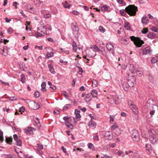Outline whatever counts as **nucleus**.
<instances>
[{
  "label": "nucleus",
  "instance_id": "nucleus-7",
  "mask_svg": "<svg viewBox=\"0 0 158 158\" xmlns=\"http://www.w3.org/2000/svg\"><path fill=\"white\" fill-rule=\"evenodd\" d=\"M128 104L130 106V107L132 110L135 114H137L138 113V108L135 105L133 102L131 101H130L128 102Z\"/></svg>",
  "mask_w": 158,
  "mask_h": 158
},
{
  "label": "nucleus",
  "instance_id": "nucleus-60",
  "mask_svg": "<svg viewBox=\"0 0 158 158\" xmlns=\"http://www.w3.org/2000/svg\"><path fill=\"white\" fill-rule=\"evenodd\" d=\"M35 123L38 128L40 127L41 125L40 124V122L39 121H35Z\"/></svg>",
  "mask_w": 158,
  "mask_h": 158
},
{
  "label": "nucleus",
  "instance_id": "nucleus-51",
  "mask_svg": "<svg viewBox=\"0 0 158 158\" xmlns=\"http://www.w3.org/2000/svg\"><path fill=\"white\" fill-rule=\"evenodd\" d=\"M66 126L67 127L69 128L70 129L72 130L73 129V126L72 124H65Z\"/></svg>",
  "mask_w": 158,
  "mask_h": 158
},
{
  "label": "nucleus",
  "instance_id": "nucleus-5",
  "mask_svg": "<svg viewBox=\"0 0 158 158\" xmlns=\"http://www.w3.org/2000/svg\"><path fill=\"white\" fill-rule=\"evenodd\" d=\"M131 136L134 141L138 142L139 140V135L137 131L135 129L132 131Z\"/></svg>",
  "mask_w": 158,
  "mask_h": 158
},
{
  "label": "nucleus",
  "instance_id": "nucleus-2",
  "mask_svg": "<svg viewBox=\"0 0 158 158\" xmlns=\"http://www.w3.org/2000/svg\"><path fill=\"white\" fill-rule=\"evenodd\" d=\"M127 13L131 16H135L138 10V8L135 5H129L125 8Z\"/></svg>",
  "mask_w": 158,
  "mask_h": 158
},
{
  "label": "nucleus",
  "instance_id": "nucleus-22",
  "mask_svg": "<svg viewBox=\"0 0 158 158\" xmlns=\"http://www.w3.org/2000/svg\"><path fill=\"white\" fill-rule=\"evenodd\" d=\"M5 141L6 142L11 145L12 144V138L11 137H6Z\"/></svg>",
  "mask_w": 158,
  "mask_h": 158
},
{
  "label": "nucleus",
  "instance_id": "nucleus-39",
  "mask_svg": "<svg viewBox=\"0 0 158 158\" xmlns=\"http://www.w3.org/2000/svg\"><path fill=\"white\" fill-rule=\"evenodd\" d=\"M147 76L148 77V78L149 80L151 81L152 82L153 81V77L151 74L149 73H147Z\"/></svg>",
  "mask_w": 158,
  "mask_h": 158
},
{
  "label": "nucleus",
  "instance_id": "nucleus-28",
  "mask_svg": "<svg viewBox=\"0 0 158 158\" xmlns=\"http://www.w3.org/2000/svg\"><path fill=\"white\" fill-rule=\"evenodd\" d=\"M124 27L127 30H130L131 28V26L129 23L127 21L125 22Z\"/></svg>",
  "mask_w": 158,
  "mask_h": 158
},
{
  "label": "nucleus",
  "instance_id": "nucleus-3",
  "mask_svg": "<svg viewBox=\"0 0 158 158\" xmlns=\"http://www.w3.org/2000/svg\"><path fill=\"white\" fill-rule=\"evenodd\" d=\"M131 40L134 42L135 45L138 47H141L142 45L144 43L143 40H141L139 37H135L134 36L130 37Z\"/></svg>",
  "mask_w": 158,
  "mask_h": 158
},
{
  "label": "nucleus",
  "instance_id": "nucleus-20",
  "mask_svg": "<svg viewBox=\"0 0 158 158\" xmlns=\"http://www.w3.org/2000/svg\"><path fill=\"white\" fill-rule=\"evenodd\" d=\"M34 130V128L28 127L25 128L24 131L26 133L28 134V133H31L32 132L33 130Z\"/></svg>",
  "mask_w": 158,
  "mask_h": 158
},
{
  "label": "nucleus",
  "instance_id": "nucleus-35",
  "mask_svg": "<svg viewBox=\"0 0 158 158\" xmlns=\"http://www.w3.org/2000/svg\"><path fill=\"white\" fill-rule=\"evenodd\" d=\"M4 140L3 137V132L0 130V142L2 143Z\"/></svg>",
  "mask_w": 158,
  "mask_h": 158
},
{
  "label": "nucleus",
  "instance_id": "nucleus-45",
  "mask_svg": "<svg viewBox=\"0 0 158 158\" xmlns=\"http://www.w3.org/2000/svg\"><path fill=\"white\" fill-rule=\"evenodd\" d=\"M120 13L123 16H125L126 15V11L125 10H120Z\"/></svg>",
  "mask_w": 158,
  "mask_h": 158
},
{
  "label": "nucleus",
  "instance_id": "nucleus-32",
  "mask_svg": "<svg viewBox=\"0 0 158 158\" xmlns=\"http://www.w3.org/2000/svg\"><path fill=\"white\" fill-rule=\"evenodd\" d=\"M158 61V57L157 56L153 57L151 60V61L152 64L155 63Z\"/></svg>",
  "mask_w": 158,
  "mask_h": 158
},
{
  "label": "nucleus",
  "instance_id": "nucleus-16",
  "mask_svg": "<svg viewBox=\"0 0 158 158\" xmlns=\"http://www.w3.org/2000/svg\"><path fill=\"white\" fill-rule=\"evenodd\" d=\"M8 50L6 46H4L3 47V49L1 53L4 56H6L8 55Z\"/></svg>",
  "mask_w": 158,
  "mask_h": 158
},
{
  "label": "nucleus",
  "instance_id": "nucleus-54",
  "mask_svg": "<svg viewBox=\"0 0 158 158\" xmlns=\"http://www.w3.org/2000/svg\"><path fill=\"white\" fill-rule=\"evenodd\" d=\"M154 123L156 126H158V115L155 118Z\"/></svg>",
  "mask_w": 158,
  "mask_h": 158
},
{
  "label": "nucleus",
  "instance_id": "nucleus-41",
  "mask_svg": "<svg viewBox=\"0 0 158 158\" xmlns=\"http://www.w3.org/2000/svg\"><path fill=\"white\" fill-rule=\"evenodd\" d=\"M21 81L23 83H24L25 82V76L24 74H21Z\"/></svg>",
  "mask_w": 158,
  "mask_h": 158
},
{
  "label": "nucleus",
  "instance_id": "nucleus-26",
  "mask_svg": "<svg viewBox=\"0 0 158 158\" xmlns=\"http://www.w3.org/2000/svg\"><path fill=\"white\" fill-rule=\"evenodd\" d=\"M91 94L92 96L94 98H96L98 95L97 91L95 89H93L91 91Z\"/></svg>",
  "mask_w": 158,
  "mask_h": 158
},
{
  "label": "nucleus",
  "instance_id": "nucleus-53",
  "mask_svg": "<svg viewBox=\"0 0 158 158\" xmlns=\"http://www.w3.org/2000/svg\"><path fill=\"white\" fill-rule=\"evenodd\" d=\"M98 30L102 32H105L106 31L105 29L104 28L102 27L101 26H100L99 27Z\"/></svg>",
  "mask_w": 158,
  "mask_h": 158
},
{
  "label": "nucleus",
  "instance_id": "nucleus-31",
  "mask_svg": "<svg viewBox=\"0 0 158 158\" xmlns=\"http://www.w3.org/2000/svg\"><path fill=\"white\" fill-rule=\"evenodd\" d=\"M87 146L89 149H91L93 151L95 150L94 146L92 143H89L88 144Z\"/></svg>",
  "mask_w": 158,
  "mask_h": 158
},
{
  "label": "nucleus",
  "instance_id": "nucleus-19",
  "mask_svg": "<svg viewBox=\"0 0 158 158\" xmlns=\"http://www.w3.org/2000/svg\"><path fill=\"white\" fill-rule=\"evenodd\" d=\"M141 22L143 24L146 25L149 22V20L147 17L144 16L141 19Z\"/></svg>",
  "mask_w": 158,
  "mask_h": 158
},
{
  "label": "nucleus",
  "instance_id": "nucleus-50",
  "mask_svg": "<svg viewBox=\"0 0 158 158\" xmlns=\"http://www.w3.org/2000/svg\"><path fill=\"white\" fill-rule=\"evenodd\" d=\"M44 35V33H41L38 31L36 33V36L37 37H41Z\"/></svg>",
  "mask_w": 158,
  "mask_h": 158
},
{
  "label": "nucleus",
  "instance_id": "nucleus-38",
  "mask_svg": "<svg viewBox=\"0 0 158 158\" xmlns=\"http://www.w3.org/2000/svg\"><path fill=\"white\" fill-rule=\"evenodd\" d=\"M85 100L86 102H89L91 100L90 95L89 94H87L85 97Z\"/></svg>",
  "mask_w": 158,
  "mask_h": 158
},
{
  "label": "nucleus",
  "instance_id": "nucleus-6",
  "mask_svg": "<svg viewBox=\"0 0 158 158\" xmlns=\"http://www.w3.org/2000/svg\"><path fill=\"white\" fill-rule=\"evenodd\" d=\"M86 56H84L83 58L86 59L88 60H89L86 58V56H87L90 58L94 57L96 55V53L94 50L89 49L86 51Z\"/></svg>",
  "mask_w": 158,
  "mask_h": 158
},
{
  "label": "nucleus",
  "instance_id": "nucleus-46",
  "mask_svg": "<svg viewBox=\"0 0 158 158\" xmlns=\"http://www.w3.org/2000/svg\"><path fill=\"white\" fill-rule=\"evenodd\" d=\"M51 15L49 13L47 14H45L44 15V17L45 19H48L51 17Z\"/></svg>",
  "mask_w": 158,
  "mask_h": 158
},
{
  "label": "nucleus",
  "instance_id": "nucleus-21",
  "mask_svg": "<svg viewBox=\"0 0 158 158\" xmlns=\"http://www.w3.org/2000/svg\"><path fill=\"white\" fill-rule=\"evenodd\" d=\"M113 135L112 134L110 131L106 132L105 135V136L108 137V139L110 140L112 139L113 138Z\"/></svg>",
  "mask_w": 158,
  "mask_h": 158
},
{
  "label": "nucleus",
  "instance_id": "nucleus-30",
  "mask_svg": "<svg viewBox=\"0 0 158 158\" xmlns=\"http://www.w3.org/2000/svg\"><path fill=\"white\" fill-rule=\"evenodd\" d=\"M148 37L149 38L153 39L155 37V35L153 32H151L148 34Z\"/></svg>",
  "mask_w": 158,
  "mask_h": 158
},
{
  "label": "nucleus",
  "instance_id": "nucleus-61",
  "mask_svg": "<svg viewBox=\"0 0 158 158\" xmlns=\"http://www.w3.org/2000/svg\"><path fill=\"white\" fill-rule=\"evenodd\" d=\"M152 30L155 32H158V28L156 27H152Z\"/></svg>",
  "mask_w": 158,
  "mask_h": 158
},
{
  "label": "nucleus",
  "instance_id": "nucleus-58",
  "mask_svg": "<svg viewBox=\"0 0 158 158\" xmlns=\"http://www.w3.org/2000/svg\"><path fill=\"white\" fill-rule=\"evenodd\" d=\"M34 96L35 98H38L40 96V93L39 92L36 91L34 94Z\"/></svg>",
  "mask_w": 158,
  "mask_h": 158
},
{
  "label": "nucleus",
  "instance_id": "nucleus-12",
  "mask_svg": "<svg viewBox=\"0 0 158 158\" xmlns=\"http://www.w3.org/2000/svg\"><path fill=\"white\" fill-rule=\"evenodd\" d=\"M149 140L152 143L155 144L157 143L158 139L156 138L155 135L152 134L150 135Z\"/></svg>",
  "mask_w": 158,
  "mask_h": 158
},
{
  "label": "nucleus",
  "instance_id": "nucleus-25",
  "mask_svg": "<svg viewBox=\"0 0 158 158\" xmlns=\"http://www.w3.org/2000/svg\"><path fill=\"white\" fill-rule=\"evenodd\" d=\"M48 67L50 71L53 74L55 73V72L53 68V66L52 64H50L48 65Z\"/></svg>",
  "mask_w": 158,
  "mask_h": 158
},
{
  "label": "nucleus",
  "instance_id": "nucleus-49",
  "mask_svg": "<svg viewBox=\"0 0 158 158\" xmlns=\"http://www.w3.org/2000/svg\"><path fill=\"white\" fill-rule=\"evenodd\" d=\"M13 137L14 140L15 141V143L18 141V140L20 139L18 138V135L16 134L14 135Z\"/></svg>",
  "mask_w": 158,
  "mask_h": 158
},
{
  "label": "nucleus",
  "instance_id": "nucleus-52",
  "mask_svg": "<svg viewBox=\"0 0 158 158\" xmlns=\"http://www.w3.org/2000/svg\"><path fill=\"white\" fill-rule=\"evenodd\" d=\"M15 143L18 146H21L22 145V142L21 139L18 140Z\"/></svg>",
  "mask_w": 158,
  "mask_h": 158
},
{
  "label": "nucleus",
  "instance_id": "nucleus-57",
  "mask_svg": "<svg viewBox=\"0 0 158 158\" xmlns=\"http://www.w3.org/2000/svg\"><path fill=\"white\" fill-rule=\"evenodd\" d=\"M17 99V98L15 96L10 97L9 98V100H10L11 101H13L16 100Z\"/></svg>",
  "mask_w": 158,
  "mask_h": 158
},
{
  "label": "nucleus",
  "instance_id": "nucleus-40",
  "mask_svg": "<svg viewBox=\"0 0 158 158\" xmlns=\"http://www.w3.org/2000/svg\"><path fill=\"white\" fill-rule=\"evenodd\" d=\"M54 56V53L52 52H50V53H48L47 55H46V57L48 59L50 57L53 56Z\"/></svg>",
  "mask_w": 158,
  "mask_h": 158
},
{
  "label": "nucleus",
  "instance_id": "nucleus-55",
  "mask_svg": "<svg viewBox=\"0 0 158 158\" xmlns=\"http://www.w3.org/2000/svg\"><path fill=\"white\" fill-rule=\"evenodd\" d=\"M148 31V29L147 28H144L141 31L142 32L143 34H146Z\"/></svg>",
  "mask_w": 158,
  "mask_h": 158
},
{
  "label": "nucleus",
  "instance_id": "nucleus-63",
  "mask_svg": "<svg viewBox=\"0 0 158 158\" xmlns=\"http://www.w3.org/2000/svg\"><path fill=\"white\" fill-rule=\"evenodd\" d=\"M7 31L8 33L11 34L13 32V30L12 28L10 27L8 28Z\"/></svg>",
  "mask_w": 158,
  "mask_h": 158
},
{
  "label": "nucleus",
  "instance_id": "nucleus-27",
  "mask_svg": "<svg viewBox=\"0 0 158 158\" xmlns=\"http://www.w3.org/2000/svg\"><path fill=\"white\" fill-rule=\"evenodd\" d=\"M90 48L91 49H94L98 52L101 51L100 49L96 45H91L90 46Z\"/></svg>",
  "mask_w": 158,
  "mask_h": 158
},
{
  "label": "nucleus",
  "instance_id": "nucleus-36",
  "mask_svg": "<svg viewBox=\"0 0 158 158\" xmlns=\"http://www.w3.org/2000/svg\"><path fill=\"white\" fill-rule=\"evenodd\" d=\"M71 105L70 104H66L63 107V110L64 111L66 110L68 108H69L71 107Z\"/></svg>",
  "mask_w": 158,
  "mask_h": 158
},
{
  "label": "nucleus",
  "instance_id": "nucleus-13",
  "mask_svg": "<svg viewBox=\"0 0 158 158\" xmlns=\"http://www.w3.org/2000/svg\"><path fill=\"white\" fill-rule=\"evenodd\" d=\"M145 148L146 149L147 152L148 154H150L152 152V146L150 144H146L145 145Z\"/></svg>",
  "mask_w": 158,
  "mask_h": 158
},
{
  "label": "nucleus",
  "instance_id": "nucleus-9",
  "mask_svg": "<svg viewBox=\"0 0 158 158\" xmlns=\"http://www.w3.org/2000/svg\"><path fill=\"white\" fill-rule=\"evenodd\" d=\"M128 84L132 83L134 85V83L135 82L136 76L135 75H130V74H128Z\"/></svg>",
  "mask_w": 158,
  "mask_h": 158
},
{
  "label": "nucleus",
  "instance_id": "nucleus-10",
  "mask_svg": "<svg viewBox=\"0 0 158 158\" xmlns=\"http://www.w3.org/2000/svg\"><path fill=\"white\" fill-rule=\"evenodd\" d=\"M106 47L110 53L114 55V51L113 45L110 43H107L106 44Z\"/></svg>",
  "mask_w": 158,
  "mask_h": 158
},
{
  "label": "nucleus",
  "instance_id": "nucleus-42",
  "mask_svg": "<svg viewBox=\"0 0 158 158\" xmlns=\"http://www.w3.org/2000/svg\"><path fill=\"white\" fill-rule=\"evenodd\" d=\"M101 9L103 12H104L108 10V7L104 5L101 7Z\"/></svg>",
  "mask_w": 158,
  "mask_h": 158
},
{
  "label": "nucleus",
  "instance_id": "nucleus-11",
  "mask_svg": "<svg viewBox=\"0 0 158 158\" xmlns=\"http://www.w3.org/2000/svg\"><path fill=\"white\" fill-rule=\"evenodd\" d=\"M121 85L125 90L127 91L130 87L133 86V84L132 83L128 84V82L126 84L124 82H122Z\"/></svg>",
  "mask_w": 158,
  "mask_h": 158
},
{
  "label": "nucleus",
  "instance_id": "nucleus-43",
  "mask_svg": "<svg viewBox=\"0 0 158 158\" xmlns=\"http://www.w3.org/2000/svg\"><path fill=\"white\" fill-rule=\"evenodd\" d=\"M97 82L96 80L93 79L92 81V85L93 87H95L97 86Z\"/></svg>",
  "mask_w": 158,
  "mask_h": 158
},
{
  "label": "nucleus",
  "instance_id": "nucleus-8",
  "mask_svg": "<svg viewBox=\"0 0 158 158\" xmlns=\"http://www.w3.org/2000/svg\"><path fill=\"white\" fill-rule=\"evenodd\" d=\"M72 30L74 37L77 39L78 38L80 35L79 32V28L77 27L74 25L72 27Z\"/></svg>",
  "mask_w": 158,
  "mask_h": 158
},
{
  "label": "nucleus",
  "instance_id": "nucleus-24",
  "mask_svg": "<svg viewBox=\"0 0 158 158\" xmlns=\"http://www.w3.org/2000/svg\"><path fill=\"white\" fill-rule=\"evenodd\" d=\"M46 84L45 82H43L41 84V90L43 92H45L46 91Z\"/></svg>",
  "mask_w": 158,
  "mask_h": 158
},
{
  "label": "nucleus",
  "instance_id": "nucleus-62",
  "mask_svg": "<svg viewBox=\"0 0 158 158\" xmlns=\"http://www.w3.org/2000/svg\"><path fill=\"white\" fill-rule=\"evenodd\" d=\"M69 117L64 116L63 118V119L65 121V124L67 123Z\"/></svg>",
  "mask_w": 158,
  "mask_h": 158
},
{
  "label": "nucleus",
  "instance_id": "nucleus-4",
  "mask_svg": "<svg viewBox=\"0 0 158 158\" xmlns=\"http://www.w3.org/2000/svg\"><path fill=\"white\" fill-rule=\"evenodd\" d=\"M107 98L109 99V102L112 104H118L120 102V99L118 97L116 96L113 97L112 96L110 97H108Z\"/></svg>",
  "mask_w": 158,
  "mask_h": 158
},
{
  "label": "nucleus",
  "instance_id": "nucleus-64",
  "mask_svg": "<svg viewBox=\"0 0 158 158\" xmlns=\"http://www.w3.org/2000/svg\"><path fill=\"white\" fill-rule=\"evenodd\" d=\"M6 155L7 156V158H15L14 156H13L10 154Z\"/></svg>",
  "mask_w": 158,
  "mask_h": 158
},
{
  "label": "nucleus",
  "instance_id": "nucleus-47",
  "mask_svg": "<svg viewBox=\"0 0 158 158\" xmlns=\"http://www.w3.org/2000/svg\"><path fill=\"white\" fill-rule=\"evenodd\" d=\"M31 4H30L27 3L25 5V8L28 11L30 9V8H31Z\"/></svg>",
  "mask_w": 158,
  "mask_h": 158
},
{
  "label": "nucleus",
  "instance_id": "nucleus-44",
  "mask_svg": "<svg viewBox=\"0 0 158 158\" xmlns=\"http://www.w3.org/2000/svg\"><path fill=\"white\" fill-rule=\"evenodd\" d=\"M129 41V39L128 38H126V39H124L123 40V43L125 44H127Z\"/></svg>",
  "mask_w": 158,
  "mask_h": 158
},
{
  "label": "nucleus",
  "instance_id": "nucleus-37",
  "mask_svg": "<svg viewBox=\"0 0 158 158\" xmlns=\"http://www.w3.org/2000/svg\"><path fill=\"white\" fill-rule=\"evenodd\" d=\"M114 133L117 135H119L121 133V131L120 129L118 127L115 129Z\"/></svg>",
  "mask_w": 158,
  "mask_h": 158
},
{
  "label": "nucleus",
  "instance_id": "nucleus-15",
  "mask_svg": "<svg viewBox=\"0 0 158 158\" xmlns=\"http://www.w3.org/2000/svg\"><path fill=\"white\" fill-rule=\"evenodd\" d=\"M38 31L44 34L46 32V29L44 26L40 25L38 28Z\"/></svg>",
  "mask_w": 158,
  "mask_h": 158
},
{
  "label": "nucleus",
  "instance_id": "nucleus-17",
  "mask_svg": "<svg viewBox=\"0 0 158 158\" xmlns=\"http://www.w3.org/2000/svg\"><path fill=\"white\" fill-rule=\"evenodd\" d=\"M77 120H76L74 117H69L68 122H67L68 124H72L74 123L76 124V123L77 122Z\"/></svg>",
  "mask_w": 158,
  "mask_h": 158
},
{
  "label": "nucleus",
  "instance_id": "nucleus-48",
  "mask_svg": "<svg viewBox=\"0 0 158 158\" xmlns=\"http://www.w3.org/2000/svg\"><path fill=\"white\" fill-rule=\"evenodd\" d=\"M118 128V126L116 124H114L111 127L112 130H114Z\"/></svg>",
  "mask_w": 158,
  "mask_h": 158
},
{
  "label": "nucleus",
  "instance_id": "nucleus-59",
  "mask_svg": "<svg viewBox=\"0 0 158 158\" xmlns=\"http://www.w3.org/2000/svg\"><path fill=\"white\" fill-rule=\"evenodd\" d=\"M64 93L63 94V95L64 96L65 98L68 99L69 98V97L68 94V93L66 91H63Z\"/></svg>",
  "mask_w": 158,
  "mask_h": 158
},
{
  "label": "nucleus",
  "instance_id": "nucleus-18",
  "mask_svg": "<svg viewBox=\"0 0 158 158\" xmlns=\"http://www.w3.org/2000/svg\"><path fill=\"white\" fill-rule=\"evenodd\" d=\"M88 125L90 128L92 129L96 127V123L92 121H89L88 123Z\"/></svg>",
  "mask_w": 158,
  "mask_h": 158
},
{
  "label": "nucleus",
  "instance_id": "nucleus-56",
  "mask_svg": "<svg viewBox=\"0 0 158 158\" xmlns=\"http://www.w3.org/2000/svg\"><path fill=\"white\" fill-rule=\"evenodd\" d=\"M35 10V8H33V7H31V8H30L28 11L32 13L34 12Z\"/></svg>",
  "mask_w": 158,
  "mask_h": 158
},
{
  "label": "nucleus",
  "instance_id": "nucleus-14",
  "mask_svg": "<svg viewBox=\"0 0 158 158\" xmlns=\"http://www.w3.org/2000/svg\"><path fill=\"white\" fill-rule=\"evenodd\" d=\"M151 52L150 48L149 46L146 47L142 50V53L144 55L149 54Z\"/></svg>",
  "mask_w": 158,
  "mask_h": 158
},
{
  "label": "nucleus",
  "instance_id": "nucleus-23",
  "mask_svg": "<svg viewBox=\"0 0 158 158\" xmlns=\"http://www.w3.org/2000/svg\"><path fill=\"white\" fill-rule=\"evenodd\" d=\"M32 105L34 106V107L32 108V109L34 110L38 109L40 108V105L38 103H36L35 102H34L32 104Z\"/></svg>",
  "mask_w": 158,
  "mask_h": 158
},
{
  "label": "nucleus",
  "instance_id": "nucleus-29",
  "mask_svg": "<svg viewBox=\"0 0 158 158\" xmlns=\"http://www.w3.org/2000/svg\"><path fill=\"white\" fill-rule=\"evenodd\" d=\"M72 46L73 48V50L74 52H76L78 47H77L76 43L74 41L72 43Z\"/></svg>",
  "mask_w": 158,
  "mask_h": 158
},
{
  "label": "nucleus",
  "instance_id": "nucleus-33",
  "mask_svg": "<svg viewBox=\"0 0 158 158\" xmlns=\"http://www.w3.org/2000/svg\"><path fill=\"white\" fill-rule=\"evenodd\" d=\"M63 6L65 8H69L70 7V4H68L67 1H65L64 3L63 2Z\"/></svg>",
  "mask_w": 158,
  "mask_h": 158
},
{
  "label": "nucleus",
  "instance_id": "nucleus-34",
  "mask_svg": "<svg viewBox=\"0 0 158 158\" xmlns=\"http://www.w3.org/2000/svg\"><path fill=\"white\" fill-rule=\"evenodd\" d=\"M130 71L132 74L135 73V69L133 65H131L130 68Z\"/></svg>",
  "mask_w": 158,
  "mask_h": 158
},
{
  "label": "nucleus",
  "instance_id": "nucleus-1",
  "mask_svg": "<svg viewBox=\"0 0 158 158\" xmlns=\"http://www.w3.org/2000/svg\"><path fill=\"white\" fill-rule=\"evenodd\" d=\"M153 101L152 99H149L144 106V109L147 110L148 113H149L151 117L154 114L155 110L157 109V106L153 104Z\"/></svg>",
  "mask_w": 158,
  "mask_h": 158
}]
</instances>
